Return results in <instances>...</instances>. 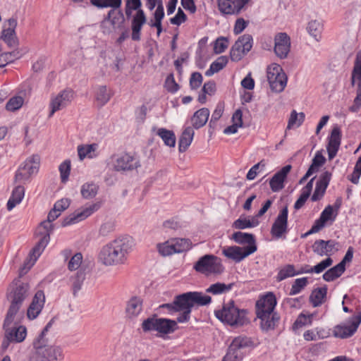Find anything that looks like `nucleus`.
<instances>
[{
    "mask_svg": "<svg viewBox=\"0 0 361 361\" xmlns=\"http://www.w3.org/2000/svg\"><path fill=\"white\" fill-rule=\"evenodd\" d=\"M212 298L203 295L200 292H188L176 295L171 303L161 305L159 308L167 310L168 314L174 316L178 313L176 320L159 318L157 319V331L163 334L174 332L177 329V323L188 322L190 319L192 308L195 306H203L209 304Z\"/></svg>",
    "mask_w": 361,
    "mask_h": 361,
    "instance_id": "obj_1",
    "label": "nucleus"
},
{
    "mask_svg": "<svg viewBox=\"0 0 361 361\" xmlns=\"http://www.w3.org/2000/svg\"><path fill=\"white\" fill-rule=\"evenodd\" d=\"M134 241L128 235H121L104 245L98 254V262L105 267L124 264L133 250Z\"/></svg>",
    "mask_w": 361,
    "mask_h": 361,
    "instance_id": "obj_2",
    "label": "nucleus"
},
{
    "mask_svg": "<svg viewBox=\"0 0 361 361\" xmlns=\"http://www.w3.org/2000/svg\"><path fill=\"white\" fill-rule=\"evenodd\" d=\"M63 359V355L60 346L42 335L34 338L29 361H61Z\"/></svg>",
    "mask_w": 361,
    "mask_h": 361,
    "instance_id": "obj_3",
    "label": "nucleus"
},
{
    "mask_svg": "<svg viewBox=\"0 0 361 361\" xmlns=\"http://www.w3.org/2000/svg\"><path fill=\"white\" fill-rule=\"evenodd\" d=\"M54 230V225L47 219L42 221L37 228V233L42 237L39 242L34 247L30 252L29 257L24 262L22 271L25 270L27 272L35 263L37 258L40 256L44 248L50 240V234Z\"/></svg>",
    "mask_w": 361,
    "mask_h": 361,
    "instance_id": "obj_4",
    "label": "nucleus"
},
{
    "mask_svg": "<svg viewBox=\"0 0 361 361\" xmlns=\"http://www.w3.org/2000/svg\"><path fill=\"white\" fill-rule=\"evenodd\" d=\"M215 315L219 320L231 326H243L249 322L247 311L239 310L233 301L224 305L221 310L216 311Z\"/></svg>",
    "mask_w": 361,
    "mask_h": 361,
    "instance_id": "obj_5",
    "label": "nucleus"
},
{
    "mask_svg": "<svg viewBox=\"0 0 361 361\" xmlns=\"http://www.w3.org/2000/svg\"><path fill=\"white\" fill-rule=\"evenodd\" d=\"M255 312L260 329L268 332L271 328V292H267L257 300Z\"/></svg>",
    "mask_w": 361,
    "mask_h": 361,
    "instance_id": "obj_6",
    "label": "nucleus"
},
{
    "mask_svg": "<svg viewBox=\"0 0 361 361\" xmlns=\"http://www.w3.org/2000/svg\"><path fill=\"white\" fill-rule=\"evenodd\" d=\"M194 268L197 271L205 274H220L224 269L221 260L212 255H206L200 258L195 263Z\"/></svg>",
    "mask_w": 361,
    "mask_h": 361,
    "instance_id": "obj_7",
    "label": "nucleus"
},
{
    "mask_svg": "<svg viewBox=\"0 0 361 361\" xmlns=\"http://www.w3.org/2000/svg\"><path fill=\"white\" fill-rule=\"evenodd\" d=\"M40 164V157L38 154H32L27 157L18 169L15 180L16 182L28 180L35 173L38 172Z\"/></svg>",
    "mask_w": 361,
    "mask_h": 361,
    "instance_id": "obj_8",
    "label": "nucleus"
},
{
    "mask_svg": "<svg viewBox=\"0 0 361 361\" xmlns=\"http://www.w3.org/2000/svg\"><path fill=\"white\" fill-rule=\"evenodd\" d=\"M350 83L352 86L357 85V90L353 104L350 106L349 110L351 112L357 113L361 108V52H358L356 55Z\"/></svg>",
    "mask_w": 361,
    "mask_h": 361,
    "instance_id": "obj_9",
    "label": "nucleus"
},
{
    "mask_svg": "<svg viewBox=\"0 0 361 361\" xmlns=\"http://www.w3.org/2000/svg\"><path fill=\"white\" fill-rule=\"evenodd\" d=\"M101 206L102 203L99 202L86 204L85 206L78 209L73 213L63 219L61 226H67L78 224L90 216L95 212L98 211Z\"/></svg>",
    "mask_w": 361,
    "mask_h": 361,
    "instance_id": "obj_10",
    "label": "nucleus"
},
{
    "mask_svg": "<svg viewBox=\"0 0 361 361\" xmlns=\"http://www.w3.org/2000/svg\"><path fill=\"white\" fill-rule=\"evenodd\" d=\"M113 169L118 172L133 171L140 167L139 159L129 153H123L113 157Z\"/></svg>",
    "mask_w": 361,
    "mask_h": 361,
    "instance_id": "obj_11",
    "label": "nucleus"
},
{
    "mask_svg": "<svg viewBox=\"0 0 361 361\" xmlns=\"http://www.w3.org/2000/svg\"><path fill=\"white\" fill-rule=\"evenodd\" d=\"M73 92L71 89L61 90L56 94L51 95L49 102V118L59 111H61L68 106L73 99Z\"/></svg>",
    "mask_w": 361,
    "mask_h": 361,
    "instance_id": "obj_12",
    "label": "nucleus"
},
{
    "mask_svg": "<svg viewBox=\"0 0 361 361\" xmlns=\"http://www.w3.org/2000/svg\"><path fill=\"white\" fill-rule=\"evenodd\" d=\"M252 37L245 34L240 37L231 47L230 56L233 61H239L252 47Z\"/></svg>",
    "mask_w": 361,
    "mask_h": 361,
    "instance_id": "obj_13",
    "label": "nucleus"
},
{
    "mask_svg": "<svg viewBox=\"0 0 361 361\" xmlns=\"http://www.w3.org/2000/svg\"><path fill=\"white\" fill-rule=\"evenodd\" d=\"M361 323V312L350 318L348 324L337 325L334 329V336L341 338H346L354 334Z\"/></svg>",
    "mask_w": 361,
    "mask_h": 361,
    "instance_id": "obj_14",
    "label": "nucleus"
},
{
    "mask_svg": "<svg viewBox=\"0 0 361 361\" xmlns=\"http://www.w3.org/2000/svg\"><path fill=\"white\" fill-rule=\"evenodd\" d=\"M256 250V245L244 247L229 246L222 249V254L227 258L231 259L235 262H240Z\"/></svg>",
    "mask_w": 361,
    "mask_h": 361,
    "instance_id": "obj_15",
    "label": "nucleus"
},
{
    "mask_svg": "<svg viewBox=\"0 0 361 361\" xmlns=\"http://www.w3.org/2000/svg\"><path fill=\"white\" fill-rule=\"evenodd\" d=\"M290 37L286 32H278L274 36L275 54L281 59H286L290 50Z\"/></svg>",
    "mask_w": 361,
    "mask_h": 361,
    "instance_id": "obj_16",
    "label": "nucleus"
},
{
    "mask_svg": "<svg viewBox=\"0 0 361 361\" xmlns=\"http://www.w3.org/2000/svg\"><path fill=\"white\" fill-rule=\"evenodd\" d=\"M250 0H217L221 13L226 15H238Z\"/></svg>",
    "mask_w": 361,
    "mask_h": 361,
    "instance_id": "obj_17",
    "label": "nucleus"
},
{
    "mask_svg": "<svg viewBox=\"0 0 361 361\" xmlns=\"http://www.w3.org/2000/svg\"><path fill=\"white\" fill-rule=\"evenodd\" d=\"M288 76L281 66L272 64V92L281 93L287 85Z\"/></svg>",
    "mask_w": 361,
    "mask_h": 361,
    "instance_id": "obj_18",
    "label": "nucleus"
},
{
    "mask_svg": "<svg viewBox=\"0 0 361 361\" xmlns=\"http://www.w3.org/2000/svg\"><path fill=\"white\" fill-rule=\"evenodd\" d=\"M143 310V300L138 296H132L127 301L125 307V317L127 320L134 321Z\"/></svg>",
    "mask_w": 361,
    "mask_h": 361,
    "instance_id": "obj_19",
    "label": "nucleus"
},
{
    "mask_svg": "<svg viewBox=\"0 0 361 361\" xmlns=\"http://www.w3.org/2000/svg\"><path fill=\"white\" fill-rule=\"evenodd\" d=\"M8 27L3 29L1 34V39L11 48H16L19 45V40L16 33L17 20L11 18L6 21Z\"/></svg>",
    "mask_w": 361,
    "mask_h": 361,
    "instance_id": "obj_20",
    "label": "nucleus"
},
{
    "mask_svg": "<svg viewBox=\"0 0 361 361\" xmlns=\"http://www.w3.org/2000/svg\"><path fill=\"white\" fill-rule=\"evenodd\" d=\"M288 231V208H283L272 224V236L276 238H285Z\"/></svg>",
    "mask_w": 361,
    "mask_h": 361,
    "instance_id": "obj_21",
    "label": "nucleus"
},
{
    "mask_svg": "<svg viewBox=\"0 0 361 361\" xmlns=\"http://www.w3.org/2000/svg\"><path fill=\"white\" fill-rule=\"evenodd\" d=\"M244 346H245L244 339L240 337L235 338L231 343L228 353L222 361H240L243 357L241 350Z\"/></svg>",
    "mask_w": 361,
    "mask_h": 361,
    "instance_id": "obj_22",
    "label": "nucleus"
},
{
    "mask_svg": "<svg viewBox=\"0 0 361 361\" xmlns=\"http://www.w3.org/2000/svg\"><path fill=\"white\" fill-rule=\"evenodd\" d=\"M337 245L338 243L332 240H318L312 245V250L314 253L321 257L330 256L334 251L338 250V248H336Z\"/></svg>",
    "mask_w": 361,
    "mask_h": 361,
    "instance_id": "obj_23",
    "label": "nucleus"
},
{
    "mask_svg": "<svg viewBox=\"0 0 361 361\" xmlns=\"http://www.w3.org/2000/svg\"><path fill=\"white\" fill-rule=\"evenodd\" d=\"M333 213L334 209L332 206H327L322 212L320 217L314 222L312 228L305 233L302 237H306L310 234L319 231L325 226V224L328 221H333L334 219V217H333Z\"/></svg>",
    "mask_w": 361,
    "mask_h": 361,
    "instance_id": "obj_24",
    "label": "nucleus"
},
{
    "mask_svg": "<svg viewBox=\"0 0 361 361\" xmlns=\"http://www.w3.org/2000/svg\"><path fill=\"white\" fill-rule=\"evenodd\" d=\"M147 21L146 16L142 10H138L133 16L131 22V38L133 41L140 40V32Z\"/></svg>",
    "mask_w": 361,
    "mask_h": 361,
    "instance_id": "obj_25",
    "label": "nucleus"
},
{
    "mask_svg": "<svg viewBox=\"0 0 361 361\" xmlns=\"http://www.w3.org/2000/svg\"><path fill=\"white\" fill-rule=\"evenodd\" d=\"M45 300V296L42 290H38L30 305L27 310V315L30 319H35L42 311Z\"/></svg>",
    "mask_w": 361,
    "mask_h": 361,
    "instance_id": "obj_26",
    "label": "nucleus"
},
{
    "mask_svg": "<svg viewBox=\"0 0 361 361\" xmlns=\"http://www.w3.org/2000/svg\"><path fill=\"white\" fill-rule=\"evenodd\" d=\"M28 284L17 281L16 287L10 295L11 302L22 306L23 302L28 295Z\"/></svg>",
    "mask_w": 361,
    "mask_h": 361,
    "instance_id": "obj_27",
    "label": "nucleus"
},
{
    "mask_svg": "<svg viewBox=\"0 0 361 361\" xmlns=\"http://www.w3.org/2000/svg\"><path fill=\"white\" fill-rule=\"evenodd\" d=\"M3 328L5 331L6 337L13 341V343H21L26 337L27 329L24 326L14 325Z\"/></svg>",
    "mask_w": 361,
    "mask_h": 361,
    "instance_id": "obj_28",
    "label": "nucleus"
},
{
    "mask_svg": "<svg viewBox=\"0 0 361 361\" xmlns=\"http://www.w3.org/2000/svg\"><path fill=\"white\" fill-rule=\"evenodd\" d=\"M291 169L292 166L288 164L272 176V192H279L284 188V182Z\"/></svg>",
    "mask_w": 361,
    "mask_h": 361,
    "instance_id": "obj_29",
    "label": "nucleus"
},
{
    "mask_svg": "<svg viewBox=\"0 0 361 361\" xmlns=\"http://www.w3.org/2000/svg\"><path fill=\"white\" fill-rule=\"evenodd\" d=\"M341 130L338 126H335L331 131L327 146L329 159H332L336 155L341 145Z\"/></svg>",
    "mask_w": 361,
    "mask_h": 361,
    "instance_id": "obj_30",
    "label": "nucleus"
},
{
    "mask_svg": "<svg viewBox=\"0 0 361 361\" xmlns=\"http://www.w3.org/2000/svg\"><path fill=\"white\" fill-rule=\"evenodd\" d=\"M99 145L97 143L79 145L77 147L78 158L80 161L85 158L92 159L97 156L96 153Z\"/></svg>",
    "mask_w": 361,
    "mask_h": 361,
    "instance_id": "obj_31",
    "label": "nucleus"
},
{
    "mask_svg": "<svg viewBox=\"0 0 361 361\" xmlns=\"http://www.w3.org/2000/svg\"><path fill=\"white\" fill-rule=\"evenodd\" d=\"M209 114L207 108H202L195 111L191 118L192 128L199 129L203 127L208 121Z\"/></svg>",
    "mask_w": 361,
    "mask_h": 361,
    "instance_id": "obj_32",
    "label": "nucleus"
},
{
    "mask_svg": "<svg viewBox=\"0 0 361 361\" xmlns=\"http://www.w3.org/2000/svg\"><path fill=\"white\" fill-rule=\"evenodd\" d=\"M195 135L194 130L189 126L185 128L178 140V149L180 152H185L190 145Z\"/></svg>",
    "mask_w": 361,
    "mask_h": 361,
    "instance_id": "obj_33",
    "label": "nucleus"
},
{
    "mask_svg": "<svg viewBox=\"0 0 361 361\" xmlns=\"http://www.w3.org/2000/svg\"><path fill=\"white\" fill-rule=\"evenodd\" d=\"M259 224V220H257L256 217L241 215L233 223L232 227L235 229L243 230L247 228L255 227L258 226Z\"/></svg>",
    "mask_w": 361,
    "mask_h": 361,
    "instance_id": "obj_34",
    "label": "nucleus"
},
{
    "mask_svg": "<svg viewBox=\"0 0 361 361\" xmlns=\"http://www.w3.org/2000/svg\"><path fill=\"white\" fill-rule=\"evenodd\" d=\"M327 287L324 286L313 290L310 296V302L313 307H319L322 305L326 297Z\"/></svg>",
    "mask_w": 361,
    "mask_h": 361,
    "instance_id": "obj_35",
    "label": "nucleus"
},
{
    "mask_svg": "<svg viewBox=\"0 0 361 361\" xmlns=\"http://www.w3.org/2000/svg\"><path fill=\"white\" fill-rule=\"evenodd\" d=\"M91 4L98 8H107L111 7L113 9L110 10L107 15V18H110L112 15H115V9L120 8L121 5V0H90Z\"/></svg>",
    "mask_w": 361,
    "mask_h": 361,
    "instance_id": "obj_36",
    "label": "nucleus"
},
{
    "mask_svg": "<svg viewBox=\"0 0 361 361\" xmlns=\"http://www.w3.org/2000/svg\"><path fill=\"white\" fill-rule=\"evenodd\" d=\"M231 239L240 245L247 244V246L256 245L255 237L250 233L237 231L232 234Z\"/></svg>",
    "mask_w": 361,
    "mask_h": 361,
    "instance_id": "obj_37",
    "label": "nucleus"
},
{
    "mask_svg": "<svg viewBox=\"0 0 361 361\" xmlns=\"http://www.w3.org/2000/svg\"><path fill=\"white\" fill-rule=\"evenodd\" d=\"M233 283L226 284L224 283L217 282L212 284L206 289V293L212 295H221L230 291L234 286Z\"/></svg>",
    "mask_w": 361,
    "mask_h": 361,
    "instance_id": "obj_38",
    "label": "nucleus"
},
{
    "mask_svg": "<svg viewBox=\"0 0 361 361\" xmlns=\"http://www.w3.org/2000/svg\"><path fill=\"white\" fill-rule=\"evenodd\" d=\"M345 267L342 264H338L331 268L323 274V279L326 281H332L338 278L345 271Z\"/></svg>",
    "mask_w": 361,
    "mask_h": 361,
    "instance_id": "obj_39",
    "label": "nucleus"
},
{
    "mask_svg": "<svg viewBox=\"0 0 361 361\" xmlns=\"http://www.w3.org/2000/svg\"><path fill=\"white\" fill-rule=\"evenodd\" d=\"M99 190V186L94 183H85L81 187V195L83 198L90 200L94 198Z\"/></svg>",
    "mask_w": 361,
    "mask_h": 361,
    "instance_id": "obj_40",
    "label": "nucleus"
},
{
    "mask_svg": "<svg viewBox=\"0 0 361 361\" xmlns=\"http://www.w3.org/2000/svg\"><path fill=\"white\" fill-rule=\"evenodd\" d=\"M157 134L161 138L164 144L169 147H174L176 144V136L172 130L166 128H158Z\"/></svg>",
    "mask_w": 361,
    "mask_h": 361,
    "instance_id": "obj_41",
    "label": "nucleus"
},
{
    "mask_svg": "<svg viewBox=\"0 0 361 361\" xmlns=\"http://www.w3.org/2000/svg\"><path fill=\"white\" fill-rule=\"evenodd\" d=\"M305 117V115L303 112L298 114L295 110H293L288 119L287 128L292 129L294 128H298L303 123Z\"/></svg>",
    "mask_w": 361,
    "mask_h": 361,
    "instance_id": "obj_42",
    "label": "nucleus"
},
{
    "mask_svg": "<svg viewBox=\"0 0 361 361\" xmlns=\"http://www.w3.org/2000/svg\"><path fill=\"white\" fill-rule=\"evenodd\" d=\"M227 63L228 59L226 56H222L219 57L211 64L210 68L206 71L205 75L207 76L212 75L215 73H217L223 69Z\"/></svg>",
    "mask_w": 361,
    "mask_h": 361,
    "instance_id": "obj_43",
    "label": "nucleus"
},
{
    "mask_svg": "<svg viewBox=\"0 0 361 361\" xmlns=\"http://www.w3.org/2000/svg\"><path fill=\"white\" fill-rule=\"evenodd\" d=\"M307 32L317 41L321 37L322 26L320 22L314 20L308 23L307 26Z\"/></svg>",
    "mask_w": 361,
    "mask_h": 361,
    "instance_id": "obj_44",
    "label": "nucleus"
},
{
    "mask_svg": "<svg viewBox=\"0 0 361 361\" xmlns=\"http://www.w3.org/2000/svg\"><path fill=\"white\" fill-rule=\"evenodd\" d=\"M172 246L175 250V253H179L189 250L191 247V242L188 239L185 238H177L173 239Z\"/></svg>",
    "mask_w": 361,
    "mask_h": 361,
    "instance_id": "obj_45",
    "label": "nucleus"
},
{
    "mask_svg": "<svg viewBox=\"0 0 361 361\" xmlns=\"http://www.w3.org/2000/svg\"><path fill=\"white\" fill-rule=\"evenodd\" d=\"M296 275V271L295 270V267L293 264H287L283 267H281L279 273L276 276V280L278 281H281L286 278L292 277Z\"/></svg>",
    "mask_w": 361,
    "mask_h": 361,
    "instance_id": "obj_46",
    "label": "nucleus"
},
{
    "mask_svg": "<svg viewBox=\"0 0 361 361\" xmlns=\"http://www.w3.org/2000/svg\"><path fill=\"white\" fill-rule=\"evenodd\" d=\"M111 92L106 86H101L98 88L96 94V99L100 106H103L108 102L111 98Z\"/></svg>",
    "mask_w": 361,
    "mask_h": 361,
    "instance_id": "obj_47",
    "label": "nucleus"
},
{
    "mask_svg": "<svg viewBox=\"0 0 361 361\" xmlns=\"http://www.w3.org/2000/svg\"><path fill=\"white\" fill-rule=\"evenodd\" d=\"M116 228V223L113 220L104 221L99 229V234L102 237H107L114 232Z\"/></svg>",
    "mask_w": 361,
    "mask_h": 361,
    "instance_id": "obj_48",
    "label": "nucleus"
},
{
    "mask_svg": "<svg viewBox=\"0 0 361 361\" xmlns=\"http://www.w3.org/2000/svg\"><path fill=\"white\" fill-rule=\"evenodd\" d=\"M19 57L20 53L17 50L1 54L0 55V68L6 66L8 63L13 62L16 59H18Z\"/></svg>",
    "mask_w": 361,
    "mask_h": 361,
    "instance_id": "obj_49",
    "label": "nucleus"
},
{
    "mask_svg": "<svg viewBox=\"0 0 361 361\" xmlns=\"http://www.w3.org/2000/svg\"><path fill=\"white\" fill-rule=\"evenodd\" d=\"M24 98L23 96H15L11 97L6 105V109L10 111L19 109L23 104Z\"/></svg>",
    "mask_w": 361,
    "mask_h": 361,
    "instance_id": "obj_50",
    "label": "nucleus"
},
{
    "mask_svg": "<svg viewBox=\"0 0 361 361\" xmlns=\"http://www.w3.org/2000/svg\"><path fill=\"white\" fill-rule=\"evenodd\" d=\"M333 263V259L331 257H327L326 259L322 261L317 265L311 267L308 270H305L304 271L307 273H317L319 274L324 271L327 267H330Z\"/></svg>",
    "mask_w": 361,
    "mask_h": 361,
    "instance_id": "obj_51",
    "label": "nucleus"
},
{
    "mask_svg": "<svg viewBox=\"0 0 361 361\" xmlns=\"http://www.w3.org/2000/svg\"><path fill=\"white\" fill-rule=\"evenodd\" d=\"M307 283L308 281L306 277L295 279L292 285L289 295H295L299 293L307 285Z\"/></svg>",
    "mask_w": 361,
    "mask_h": 361,
    "instance_id": "obj_52",
    "label": "nucleus"
},
{
    "mask_svg": "<svg viewBox=\"0 0 361 361\" xmlns=\"http://www.w3.org/2000/svg\"><path fill=\"white\" fill-rule=\"evenodd\" d=\"M71 161L68 159L65 160L59 166V169L60 171L61 180L63 183H66V181L68 180L71 172Z\"/></svg>",
    "mask_w": 361,
    "mask_h": 361,
    "instance_id": "obj_53",
    "label": "nucleus"
},
{
    "mask_svg": "<svg viewBox=\"0 0 361 361\" xmlns=\"http://www.w3.org/2000/svg\"><path fill=\"white\" fill-rule=\"evenodd\" d=\"M312 314L305 315L300 314L293 324V329L301 328L306 324H310L312 323Z\"/></svg>",
    "mask_w": 361,
    "mask_h": 361,
    "instance_id": "obj_54",
    "label": "nucleus"
},
{
    "mask_svg": "<svg viewBox=\"0 0 361 361\" xmlns=\"http://www.w3.org/2000/svg\"><path fill=\"white\" fill-rule=\"evenodd\" d=\"M82 262V255L80 252L75 254L68 263V268L70 271L78 269Z\"/></svg>",
    "mask_w": 361,
    "mask_h": 361,
    "instance_id": "obj_55",
    "label": "nucleus"
},
{
    "mask_svg": "<svg viewBox=\"0 0 361 361\" xmlns=\"http://www.w3.org/2000/svg\"><path fill=\"white\" fill-rule=\"evenodd\" d=\"M159 253L163 256H168L175 253L173 246H172V240H168L162 244L158 245Z\"/></svg>",
    "mask_w": 361,
    "mask_h": 361,
    "instance_id": "obj_56",
    "label": "nucleus"
},
{
    "mask_svg": "<svg viewBox=\"0 0 361 361\" xmlns=\"http://www.w3.org/2000/svg\"><path fill=\"white\" fill-rule=\"evenodd\" d=\"M224 110L223 104H217L216 109L212 113V118L210 119L209 126L210 128H214L216 121L221 117Z\"/></svg>",
    "mask_w": 361,
    "mask_h": 361,
    "instance_id": "obj_57",
    "label": "nucleus"
},
{
    "mask_svg": "<svg viewBox=\"0 0 361 361\" xmlns=\"http://www.w3.org/2000/svg\"><path fill=\"white\" fill-rule=\"evenodd\" d=\"M228 46V42L226 37H219L214 42V51L216 54L224 52Z\"/></svg>",
    "mask_w": 361,
    "mask_h": 361,
    "instance_id": "obj_58",
    "label": "nucleus"
},
{
    "mask_svg": "<svg viewBox=\"0 0 361 361\" xmlns=\"http://www.w3.org/2000/svg\"><path fill=\"white\" fill-rule=\"evenodd\" d=\"M157 318L149 317L145 319L142 323V329L145 332L157 331Z\"/></svg>",
    "mask_w": 361,
    "mask_h": 361,
    "instance_id": "obj_59",
    "label": "nucleus"
},
{
    "mask_svg": "<svg viewBox=\"0 0 361 361\" xmlns=\"http://www.w3.org/2000/svg\"><path fill=\"white\" fill-rule=\"evenodd\" d=\"M325 161L326 159L322 156V154L319 152H317L315 157L312 159V164L309 167V169L314 173L318 170L319 167H320L325 162Z\"/></svg>",
    "mask_w": 361,
    "mask_h": 361,
    "instance_id": "obj_60",
    "label": "nucleus"
},
{
    "mask_svg": "<svg viewBox=\"0 0 361 361\" xmlns=\"http://www.w3.org/2000/svg\"><path fill=\"white\" fill-rule=\"evenodd\" d=\"M84 279V274L82 272H78L76 276L73 279V291L74 295H76L77 293L81 289Z\"/></svg>",
    "mask_w": 361,
    "mask_h": 361,
    "instance_id": "obj_61",
    "label": "nucleus"
},
{
    "mask_svg": "<svg viewBox=\"0 0 361 361\" xmlns=\"http://www.w3.org/2000/svg\"><path fill=\"white\" fill-rule=\"evenodd\" d=\"M164 85H165L166 89L169 92H172V93L176 92L179 88L178 85L175 81L173 74H169L166 77Z\"/></svg>",
    "mask_w": 361,
    "mask_h": 361,
    "instance_id": "obj_62",
    "label": "nucleus"
},
{
    "mask_svg": "<svg viewBox=\"0 0 361 361\" xmlns=\"http://www.w3.org/2000/svg\"><path fill=\"white\" fill-rule=\"evenodd\" d=\"M202 82V76L198 72H195L191 75L190 79V85L192 89H197Z\"/></svg>",
    "mask_w": 361,
    "mask_h": 361,
    "instance_id": "obj_63",
    "label": "nucleus"
},
{
    "mask_svg": "<svg viewBox=\"0 0 361 361\" xmlns=\"http://www.w3.org/2000/svg\"><path fill=\"white\" fill-rule=\"evenodd\" d=\"M187 19L186 15L184 13L183 10L179 8L176 15L170 19V23L173 25H180L184 23Z\"/></svg>",
    "mask_w": 361,
    "mask_h": 361,
    "instance_id": "obj_64",
    "label": "nucleus"
}]
</instances>
